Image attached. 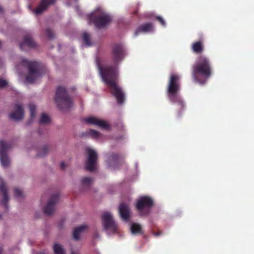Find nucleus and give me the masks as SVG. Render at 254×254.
<instances>
[{
    "mask_svg": "<svg viewBox=\"0 0 254 254\" xmlns=\"http://www.w3.org/2000/svg\"><path fill=\"white\" fill-rule=\"evenodd\" d=\"M48 147L47 146L44 145L37 150V156L39 157H44L48 152Z\"/></svg>",
    "mask_w": 254,
    "mask_h": 254,
    "instance_id": "nucleus-23",
    "label": "nucleus"
},
{
    "mask_svg": "<svg viewBox=\"0 0 254 254\" xmlns=\"http://www.w3.org/2000/svg\"><path fill=\"white\" fill-rule=\"evenodd\" d=\"M82 39L84 43L87 45V46H90L91 45V41H90V38L89 35L86 33L84 32L82 34Z\"/></svg>",
    "mask_w": 254,
    "mask_h": 254,
    "instance_id": "nucleus-28",
    "label": "nucleus"
},
{
    "mask_svg": "<svg viewBox=\"0 0 254 254\" xmlns=\"http://www.w3.org/2000/svg\"><path fill=\"white\" fill-rule=\"evenodd\" d=\"M93 181V180L91 178L84 177L81 180V184L83 187L89 188Z\"/></svg>",
    "mask_w": 254,
    "mask_h": 254,
    "instance_id": "nucleus-24",
    "label": "nucleus"
},
{
    "mask_svg": "<svg viewBox=\"0 0 254 254\" xmlns=\"http://www.w3.org/2000/svg\"><path fill=\"white\" fill-rule=\"evenodd\" d=\"M3 12L2 8L0 6V13H1Z\"/></svg>",
    "mask_w": 254,
    "mask_h": 254,
    "instance_id": "nucleus-36",
    "label": "nucleus"
},
{
    "mask_svg": "<svg viewBox=\"0 0 254 254\" xmlns=\"http://www.w3.org/2000/svg\"><path fill=\"white\" fill-rule=\"evenodd\" d=\"M55 100L58 107L63 111L69 110L73 105L72 99L64 86H60L58 87Z\"/></svg>",
    "mask_w": 254,
    "mask_h": 254,
    "instance_id": "nucleus-4",
    "label": "nucleus"
},
{
    "mask_svg": "<svg viewBox=\"0 0 254 254\" xmlns=\"http://www.w3.org/2000/svg\"><path fill=\"white\" fill-rule=\"evenodd\" d=\"M112 54L113 64L103 66L100 60L97 59V65L100 75L110 88L111 93L116 98L118 103L121 104L125 101V95L122 88L118 84V66L126 56V49L122 44H115L112 47Z\"/></svg>",
    "mask_w": 254,
    "mask_h": 254,
    "instance_id": "nucleus-1",
    "label": "nucleus"
},
{
    "mask_svg": "<svg viewBox=\"0 0 254 254\" xmlns=\"http://www.w3.org/2000/svg\"><path fill=\"white\" fill-rule=\"evenodd\" d=\"M14 195L16 197L18 198V197H22L23 196V192H22V190H19L17 188H15L14 189Z\"/></svg>",
    "mask_w": 254,
    "mask_h": 254,
    "instance_id": "nucleus-31",
    "label": "nucleus"
},
{
    "mask_svg": "<svg viewBox=\"0 0 254 254\" xmlns=\"http://www.w3.org/2000/svg\"><path fill=\"white\" fill-rule=\"evenodd\" d=\"M153 205L151 198L147 196L140 197L136 204V208L141 216H146L150 213V209Z\"/></svg>",
    "mask_w": 254,
    "mask_h": 254,
    "instance_id": "nucleus-7",
    "label": "nucleus"
},
{
    "mask_svg": "<svg viewBox=\"0 0 254 254\" xmlns=\"http://www.w3.org/2000/svg\"><path fill=\"white\" fill-rule=\"evenodd\" d=\"M53 250L55 254H65V251L62 246L59 244L55 243L53 246Z\"/></svg>",
    "mask_w": 254,
    "mask_h": 254,
    "instance_id": "nucleus-22",
    "label": "nucleus"
},
{
    "mask_svg": "<svg viewBox=\"0 0 254 254\" xmlns=\"http://www.w3.org/2000/svg\"><path fill=\"white\" fill-rule=\"evenodd\" d=\"M29 108L30 112L31 119H33L34 118L36 114V107L34 104H30L29 105Z\"/></svg>",
    "mask_w": 254,
    "mask_h": 254,
    "instance_id": "nucleus-29",
    "label": "nucleus"
},
{
    "mask_svg": "<svg viewBox=\"0 0 254 254\" xmlns=\"http://www.w3.org/2000/svg\"><path fill=\"white\" fill-rule=\"evenodd\" d=\"M212 73V66L209 59L204 56H199L196 63L192 67V76L194 80L201 84L210 77Z\"/></svg>",
    "mask_w": 254,
    "mask_h": 254,
    "instance_id": "nucleus-3",
    "label": "nucleus"
},
{
    "mask_svg": "<svg viewBox=\"0 0 254 254\" xmlns=\"http://www.w3.org/2000/svg\"><path fill=\"white\" fill-rule=\"evenodd\" d=\"M120 158V155L118 154L113 153L108 158V164L110 166H113L115 168V166L118 163Z\"/></svg>",
    "mask_w": 254,
    "mask_h": 254,
    "instance_id": "nucleus-20",
    "label": "nucleus"
},
{
    "mask_svg": "<svg viewBox=\"0 0 254 254\" xmlns=\"http://www.w3.org/2000/svg\"><path fill=\"white\" fill-rule=\"evenodd\" d=\"M90 21H92L99 28H103L111 21L110 16L101 9H97L88 16Z\"/></svg>",
    "mask_w": 254,
    "mask_h": 254,
    "instance_id": "nucleus-6",
    "label": "nucleus"
},
{
    "mask_svg": "<svg viewBox=\"0 0 254 254\" xmlns=\"http://www.w3.org/2000/svg\"><path fill=\"white\" fill-rule=\"evenodd\" d=\"M50 122V118L49 116L45 113L41 115L39 123L40 124H44L48 123Z\"/></svg>",
    "mask_w": 254,
    "mask_h": 254,
    "instance_id": "nucleus-27",
    "label": "nucleus"
},
{
    "mask_svg": "<svg viewBox=\"0 0 254 254\" xmlns=\"http://www.w3.org/2000/svg\"><path fill=\"white\" fill-rule=\"evenodd\" d=\"M22 64L28 69L29 73L26 76V80L28 82L33 83L37 78L41 76L42 71L38 62L23 60Z\"/></svg>",
    "mask_w": 254,
    "mask_h": 254,
    "instance_id": "nucleus-5",
    "label": "nucleus"
},
{
    "mask_svg": "<svg viewBox=\"0 0 254 254\" xmlns=\"http://www.w3.org/2000/svg\"><path fill=\"white\" fill-rule=\"evenodd\" d=\"M131 231L133 234L141 233V225L137 223H133L131 226Z\"/></svg>",
    "mask_w": 254,
    "mask_h": 254,
    "instance_id": "nucleus-25",
    "label": "nucleus"
},
{
    "mask_svg": "<svg viewBox=\"0 0 254 254\" xmlns=\"http://www.w3.org/2000/svg\"><path fill=\"white\" fill-rule=\"evenodd\" d=\"M85 135L87 136H90L93 138H97L99 136L100 133L96 130L90 129L86 131Z\"/></svg>",
    "mask_w": 254,
    "mask_h": 254,
    "instance_id": "nucleus-26",
    "label": "nucleus"
},
{
    "mask_svg": "<svg viewBox=\"0 0 254 254\" xmlns=\"http://www.w3.org/2000/svg\"><path fill=\"white\" fill-rule=\"evenodd\" d=\"M55 2V0H41L39 5L35 9L34 13L36 14H41L49 5L54 4Z\"/></svg>",
    "mask_w": 254,
    "mask_h": 254,
    "instance_id": "nucleus-15",
    "label": "nucleus"
},
{
    "mask_svg": "<svg viewBox=\"0 0 254 254\" xmlns=\"http://www.w3.org/2000/svg\"><path fill=\"white\" fill-rule=\"evenodd\" d=\"M24 117V110L21 105L16 104L14 111L9 115V118L14 121H19Z\"/></svg>",
    "mask_w": 254,
    "mask_h": 254,
    "instance_id": "nucleus-13",
    "label": "nucleus"
},
{
    "mask_svg": "<svg viewBox=\"0 0 254 254\" xmlns=\"http://www.w3.org/2000/svg\"><path fill=\"white\" fill-rule=\"evenodd\" d=\"M156 19L163 26H165L166 23L165 20L162 17L157 16L156 17Z\"/></svg>",
    "mask_w": 254,
    "mask_h": 254,
    "instance_id": "nucleus-32",
    "label": "nucleus"
},
{
    "mask_svg": "<svg viewBox=\"0 0 254 254\" xmlns=\"http://www.w3.org/2000/svg\"><path fill=\"white\" fill-rule=\"evenodd\" d=\"M119 214L122 219L127 221L130 217V209L129 206L124 203H121L119 207Z\"/></svg>",
    "mask_w": 254,
    "mask_h": 254,
    "instance_id": "nucleus-16",
    "label": "nucleus"
},
{
    "mask_svg": "<svg viewBox=\"0 0 254 254\" xmlns=\"http://www.w3.org/2000/svg\"><path fill=\"white\" fill-rule=\"evenodd\" d=\"M45 33L47 38L49 39H52L55 37L54 32L49 28H47L46 29Z\"/></svg>",
    "mask_w": 254,
    "mask_h": 254,
    "instance_id": "nucleus-30",
    "label": "nucleus"
},
{
    "mask_svg": "<svg viewBox=\"0 0 254 254\" xmlns=\"http://www.w3.org/2000/svg\"><path fill=\"white\" fill-rule=\"evenodd\" d=\"M87 228L85 225H82L74 229L73 232V237L74 240H79L80 239V234Z\"/></svg>",
    "mask_w": 254,
    "mask_h": 254,
    "instance_id": "nucleus-21",
    "label": "nucleus"
},
{
    "mask_svg": "<svg viewBox=\"0 0 254 254\" xmlns=\"http://www.w3.org/2000/svg\"><path fill=\"white\" fill-rule=\"evenodd\" d=\"M191 49L195 54H201L204 49L203 42L201 40L193 42L191 45Z\"/></svg>",
    "mask_w": 254,
    "mask_h": 254,
    "instance_id": "nucleus-18",
    "label": "nucleus"
},
{
    "mask_svg": "<svg viewBox=\"0 0 254 254\" xmlns=\"http://www.w3.org/2000/svg\"><path fill=\"white\" fill-rule=\"evenodd\" d=\"M21 50H24L25 47L33 48L36 47V43L32 36L28 34L25 35L22 41L19 44Z\"/></svg>",
    "mask_w": 254,
    "mask_h": 254,
    "instance_id": "nucleus-12",
    "label": "nucleus"
},
{
    "mask_svg": "<svg viewBox=\"0 0 254 254\" xmlns=\"http://www.w3.org/2000/svg\"><path fill=\"white\" fill-rule=\"evenodd\" d=\"M7 84L6 80L0 78V88H3L5 87Z\"/></svg>",
    "mask_w": 254,
    "mask_h": 254,
    "instance_id": "nucleus-33",
    "label": "nucleus"
},
{
    "mask_svg": "<svg viewBox=\"0 0 254 254\" xmlns=\"http://www.w3.org/2000/svg\"><path fill=\"white\" fill-rule=\"evenodd\" d=\"M3 249L2 247L0 246V254H3Z\"/></svg>",
    "mask_w": 254,
    "mask_h": 254,
    "instance_id": "nucleus-35",
    "label": "nucleus"
},
{
    "mask_svg": "<svg viewBox=\"0 0 254 254\" xmlns=\"http://www.w3.org/2000/svg\"><path fill=\"white\" fill-rule=\"evenodd\" d=\"M85 121L89 124L96 125L103 128L109 129L110 127L109 125L105 121L94 117L86 118Z\"/></svg>",
    "mask_w": 254,
    "mask_h": 254,
    "instance_id": "nucleus-14",
    "label": "nucleus"
},
{
    "mask_svg": "<svg viewBox=\"0 0 254 254\" xmlns=\"http://www.w3.org/2000/svg\"><path fill=\"white\" fill-rule=\"evenodd\" d=\"M71 254H76V253H74V252H72L71 253Z\"/></svg>",
    "mask_w": 254,
    "mask_h": 254,
    "instance_id": "nucleus-38",
    "label": "nucleus"
},
{
    "mask_svg": "<svg viewBox=\"0 0 254 254\" xmlns=\"http://www.w3.org/2000/svg\"><path fill=\"white\" fill-rule=\"evenodd\" d=\"M1 215H0V219L1 218Z\"/></svg>",
    "mask_w": 254,
    "mask_h": 254,
    "instance_id": "nucleus-39",
    "label": "nucleus"
},
{
    "mask_svg": "<svg viewBox=\"0 0 254 254\" xmlns=\"http://www.w3.org/2000/svg\"><path fill=\"white\" fill-rule=\"evenodd\" d=\"M59 194L56 193L53 194L50 198L48 203L44 208V212L47 215H51L54 211L55 205L58 201Z\"/></svg>",
    "mask_w": 254,
    "mask_h": 254,
    "instance_id": "nucleus-11",
    "label": "nucleus"
},
{
    "mask_svg": "<svg viewBox=\"0 0 254 254\" xmlns=\"http://www.w3.org/2000/svg\"><path fill=\"white\" fill-rule=\"evenodd\" d=\"M180 77L172 73L168 79L167 88L168 97L171 102L176 104L175 108L178 116L180 117L186 109V106L178 93L180 90Z\"/></svg>",
    "mask_w": 254,
    "mask_h": 254,
    "instance_id": "nucleus-2",
    "label": "nucleus"
},
{
    "mask_svg": "<svg viewBox=\"0 0 254 254\" xmlns=\"http://www.w3.org/2000/svg\"><path fill=\"white\" fill-rule=\"evenodd\" d=\"M0 191L3 195V199L1 202V203L5 207V208L7 209L8 208L7 203L9 199V197L7 194L5 185L3 182H1V184L0 185Z\"/></svg>",
    "mask_w": 254,
    "mask_h": 254,
    "instance_id": "nucleus-19",
    "label": "nucleus"
},
{
    "mask_svg": "<svg viewBox=\"0 0 254 254\" xmlns=\"http://www.w3.org/2000/svg\"><path fill=\"white\" fill-rule=\"evenodd\" d=\"M102 222L105 230H110L115 233L118 229V226L115 223L112 215L109 212H104L102 215Z\"/></svg>",
    "mask_w": 254,
    "mask_h": 254,
    "instance_id": "nucleus-9",
    "label": "nucleus"
},
{
    "mask_svg": "<svg viewBox=\"0 0 254 254\" xmlns=\"http://www.w3.org/2000/svg\"><path fill=\"white\" fill-rule=\"evenodd\" d=\"M153 30V24L151 23H146L140 25L135 32V35L137 36L141 32L146 33L151 32Z\"/></svg>",
    "mask_w": 254,
    "mask_h": 254,
    "instance_id": "nucleus-17",
    "label": "nucleus"
},
{
    "mask_svg": "<svg viewBox=\"0 0 254 254\" xmlns=\"http://www.w3.org/2000/svg\"><path fill=\"white\" fill-rule=\"evenodd\" d=\"M88 159L86 161V169L89 172H94L96 170V166L98 155L97 153L92 149L87 148Z\"/></svg>",
    "mask_w": 254,
    "mask_h": 254,
    "instance_id": "nucleus-10",
    "label": "nucleus"
},
{
    "mask_svg": "<svg viewBox=\"0 0 254 254\" xmlns=\"http://www.w3.org/2000/svg\"><path fill=\"white\" fill-rule=\"evenodd\" d=\"M11 147V144L4 140H0V160L2 166L6 167L10 163L9 159L7 154V150Z\"/></svg>",
    "mask_w": 254,
    "mask_h": 254,
    "instance_id": "nucleus-8",
    "label": "nucleus"
},
{
    "mask_svg": "<svg viewBox=\"0 0 254 254\" xmlns=\"http://www.w3.org/2000/svg\"><path fill=\"white\" fill-rule=\"evenodd\" d=\"M160 234L159 233H157L155 234L156 236H159Z\"/></svg>",
    "mask_w": 254,
    "mask_h": 254,
    "instance_id": "nucleus-37",
    "label": "nucleus"
},
{
    "mask_svg": "<svg viewBox=\"0 0 254 254\" xmlns=\"http://www.w3.org/2000/svg\"><path fill=\"white\" fill-rule=\"evenodd\" d=\"M61 168L62 170H64L65 168V164L64 162H62L61 164Z\"/></svg>",
    "mask_w": 254,
    "mask_h": 254,
    "instance_id": "nucleus-34",
    "label": "nucleus"
}]
</instances>
